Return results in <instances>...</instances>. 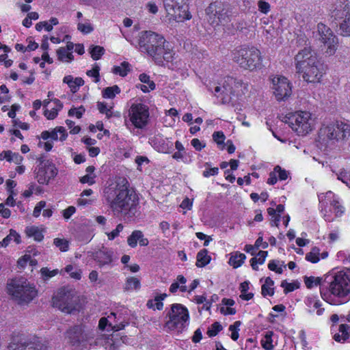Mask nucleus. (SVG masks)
<instances>
[{"label":"nucleus","instance_id":"f257e3e1","mask_svg":"<svg viewBox=\"0 0 350 350\" xmlns=\"http://www.w3.org/2000/svg\"><path fill=\"white\" fill-rule=\"evenodd\" d=\"M103 197L115 217L131 223L139 217V197L133 189L129 188L125 178H120L106 187Z\"/></svg>","mask_w":350,"mask_h":350},{"label":"nucleus","instance_id":"f03ea898","mask_svg":"<svg viewBox=\"0 0 350 350\" xmlns=\"http://www.w3.org/2000/svg\"><path fill=\"white\" fill-rule=\"evenodd\" d=\"M321 297L332 305H341L350 300V275L345 271L325 275L321 284Z\"/></svg>","mask_w":350,"mask_h":350},{"label":"nucleus","instance_id":"7ed1b4c3","mask_svg":"<svg viewBox=\"0 0 350 350\" xmlns=\"http://www.w3.org/2000/svg\"><path fill=\"white\" fill-rule=\"evenodd\" d=\"M139 48L143 53H146L152 57L158 65H163L164 62L173 60L174 52L165 38L151 31H142L139 38Z\"/></svg>","mask_w":350,"mask_h":350},{"label":"nucleus","instance_id":"20e7f679","mask_svg":"<svg viewBox=\"0 0 350 350\" xmlns=\"http://www.w3.org/2000/svg\"><path fill=\"white\" fill-rule=\"evenodd\" d=\"M350 136V124L344 121H336L323 124L319 131V142L327 146L329 143L346 141Z\"/></svg>","mask_w":350,"mask_h":350},{"label":"nucleus","instance_id":"39448f33","mask_svg":"<svg viewBox=\"0 0 350 350\" xmlns=\"http://www.w3.org/2000/svg\"><path fill=\"white\" fill-rule=\"evenodd\" d=\"M330 16L338 25L339 33L350 36V3L347 0H337L332 5Z\"/></svg>","mask_w":350,"mask_h":350},{"label":"nucleus","instance_id":"423d86ee","mask_svg":"<svg viewBox=\"0 0 350 350\" xmlns=\"http://www.w3.org/2000/svg\"><path fill=\"white\" fill-rule=\"evenodd\" d=\"M8 291L19 304H28L37 295L35 287L23 278L12 280L8 284Z\"/></svg>","mask_w":350,"mask_h":350},{"label":"nucleus","instance_id":"0eeeda50","mask_svg":"<svg viewBox=\"0 0 350 350\" xmlns=\"http://www.w3.org/2000/svg\"><path fill=\"white\" fill-rule=\"evenodd\" d=\"M165 327L170 331L182 332L189 325V314L187 308L180 304H173L167 312Z\"/></svg>","mask_w":350,"mask_h":350},{"label":"nucleus","instance_id":"6e6552de","mask_svg":"<svg viewBox=\"0 0 350 350\" xmlns=\"http://www.w3.org/2000/svg\"><path fill=\"white\" fill-rule=\"evenodd\" d=\"M243 85L241 79L228 76L224 78L222 85L210 82L206 86L210 92L215 96L221 97L223 103H225L230 98L231 95H234Z\"/></svg>","mask_w":350,"mask_h":350},{"label":"nucleus","instance_id":"1a4fd4ad","mask_svg":"<svg viewBox=\"0 0 350 350\" xmlns=\"http://www.w3.org/2000/svg\"><path fill=\"white\" fill-rule=\"evenodd\" d=\"M66 337L72 346L88 348L94 342V331L85 325H77L67 330Z\"/></svg>","mask_w":350,"mask_h":350},{"label":"nucleus","instance_id":"9d476101","mask_svg":"<svg viewBox=\"0 0 350 350\" xmlns=\"http://www.w3.org/2000/svg\"><path fill=\"white\" fill-rule=\"evenodd\" d=\"M208 22L213 26L223 25L226 27L231 20V11L228 5L215 1L206 9Z\"/></svg>","mask_w":350,"mask_h":350},{"label":"nucleus","instance_id":"9b49d317","mask_svg":"<svg viewBox=\"0 0 350 350\" xmlns=\"http://www.w3.org/2000/svg\"><path fill=\"white\" fill-rule=\"evenodd\" d=\"M233 59L241 68L250 70L258 68L261 62L260 53L255 47H243L236 50Z\"/></svg>","mask_w":350,"mask_h":350},{"label":"nucleus","instance_id":"f8f14e48","mask_svg":"<svg viewBox=\"0 0 350 350\" xmlns=\"http://www.w3.org/2000/svg\"><path fill=\"white\" fill-rule=\"evenodd\" d=\"M53 306L57 308L62 312L72 314L79 310V299L72 290L61 289L56 295L53 297Z\"/></svg>","mask_w":350,"mask_h":350},{"label":"nucleus","instance_id":"ddd939ff","mask_svg":"<svg viewBox=\"0 0 350 350\" xmlns=\"http://www.w3.org/2000/svg\"><path fill=\"white\" fill-rule=\"evenodd\" d=\"M9 350H46L42 340L36 336L24 334H14L8 345Z\"/></svg>","mask_w":350,"mask_h":350},{"label":"nucleus","instance_id":"4468645a","mask_svg":"<svg viewBox=\"0 0 350 350\" xmlns=\"http://www.w3.org/2000/svg\"><path fill=\"white\" fill-rule=\"evenodd\" d=\"M286 122L297 135L303 136L311 131L314 126V119L308 111H297L288 117Z\"/></svg>","mask_w":350,"mask_h":350},{"label":"nucleus","instance_id":"2eb2a0df","mask_svg":"<svg viewBox=\"0 0 350 350\" xmlns=\"http://www.w3.org/2000/svg\"><path fill=\"white\" fill-rule=\"evenodd\" d=\"M191 0H163V6L168 15L177 21H183L191 18L188 10Z\"/></svg>","mask_w":350,"mask_h":350},{"label":"nucleus","instance_id":"dca6fc26","mask_svg":"<svg viewBox=\"0 0 350 350\" xmlns=\"http://www.w3.org/2000/svg\"><path fill=\"white\" fill-rule=\"evenodd\" d=\"M40 163L34 170L38 183L48 185L51 179H53L57 174V169L55 165L49 160H44L42 157L38 159Z\"/></svg>","mask_w":350,"mask_h":350},{"label":"nucleus","instance_id":"f3484780","mask_svg":"<svg viewBox=\"0 0 350 350\" xmlns=\"http://www.w3.org/2000/svg\"><path fill=\"white\" fill-rule=\"evenodd\" d=\"M317 31L319 40L327 46L325 53L329 56L334 55L338 47V38L334 34L332 29L323 23L317 25Z\"/></svg>","mask_w":350,"mask_h":350},{"label":"nucleus","instance_id":"a211bd4d","mask_svg":"<svg viewBox=\"0 0 350 350\" xmlns=\"http://www.w3.org/2000/svg\"><path fill=\"white\" fill-rule=\"evenodd\" d=\"M130 120L137 129H143L146 126L149 118L148 107L142 103L133 104L129 109Z\"/></svg>","mask_w":350,"mask_h":350},{"label":"nucleus","instance_id":"6ab92c4d","mask_svg":"<svg viewBox=\"0 0 350 350\" xmlns=\"http://www.w3.org/2000/svg\"><path fill=\"white\" fill-rule=\"evenodd\" d=\"M297 72L302 74L304 81L308 83H317L320 82L325 73V66L320 60H317L314 64L304 66L297 70Z\"/></svg>","mask_w":350,"mask_h":350},{"label":"nucleus","instance_id":"aec40b11","mask_svg":"<svg viewBox=\"0 0 350 350\" xmlns=\"http://www.w3.org/2000/svg\"><path fill=\"white\" fill-rule=\"evenodd\" d=\"M273 94L277 100H285L292 94L291 84L287 78L283 76H275L271 79Z\"/></svg>","mask_w":350,"mask_h":350},{"label":"nucleus","instance_id":"412c9836","mask_svg":"<svg viewBox=\"0 0 350 350\" xmlns=\"http://www.w3.org/2000/svg\"><path fill=\"white\" fill-rule=\"evenodd\" d=\"M319 60L316 53L310 46H306L300 50L295 57V67L297 70L310 64H314Z\"/></svg>","mask_w":350,"mask_h":350},{"label":"nucleus","instance_id":"4be33fe9","mask_svg":"<svg viewBox=\"0 0 350 350\" xmlns=\"http://www.w3.org/2000/svg\"><path fill=\"white\" fill-rule=\"evenodd\" d=\"M113 252L111 250L103 247L95 252L93 254L94 260L98 264L100 267L109 265L113 262Z\"/></svg>","mask_w":350,"mask_h":350},{"label":"nucleus","instance_id":"5701e85b","mask_svg":"<svg viewBox=\"0 0 350 350\" xmlns=\"http://www.w3.org/2000/svg\"><path fill=\"white\" fill-rule=\"evenodd\" d=\"M138 242L141 246H147L149 244V241L144 237V233L141 230H135L127 237V243L131 247L135 248Z\"/></svg>","mask_w":350,"mask_h":350},{"label":"nucleus","instance_id":"b1692460","mask_svg":"<svg viewBox=\"0 0 350 350\" xmlns=\"http://www.w3.org/2000/svg\"><path fill=\"white\" fill-rule=\"evenodd\" d=\"M226 30L228 31V33L232 34H234V32L237 31L246 34L247 33L248 26L247 23L241 19L239 20L235 23L228 24Z\"/></svg>","mask_w":350,"mask_h":350},{"label":"nucleus","instance_id":"393cba45","mask_svg":"<svg viewBox=\"0 0 350 350\" xmlns=\"http://www.w3.org/2000/svg\"><path fill=\"white\" fill-rule=\"evenodd\" d=\"M306 304L308 307L310 312H313L315 310H317V314L318 315H321L324 311L323 308H320L321 304L316 297H308L306 300Z\"/></svg>","mask_w":350,"mask_h":350},{"label":"nucleus","instance_id":"a878e982","mask_svg":"<svg viewBox=\"0 0 350 350\" xmlns=\"http://www.w3.org/2000/svg\"><path fill=\"white\" fill-rule=\"evenodd\" d=\"M331 196H333V200L330 202V205L333 207L336 216L340 217L344 213L345 208L341 205L338 198L336 197L332 191H327L326 197L329 198Z\"/></svg>","mask_w":350,"mask_h":350},{"label":"nucleus","instance_id":"bb28decb","mask_svg":"<svg viewBox=\"0 0 350 350\" xmlns=\"http://www.w3.org/2000/svg\"><path fill=\"white\" fill-rule=\"evenodd\" d=\"M246 258V256L239 252H232L230 254V258L228 263L234 268H238L242 265Z\"/></svg>","mask_w":350,"mask_h":350},{"label":"nucleus","instance_id":"cd10ccee","mask_svg":"<svg viewBox=\"0 0 350 350\" xmlns=\"http://www.w3.org/2000/svg\"><path fill=\"white\" fill-rule=\"evenodd\" d=\"M349 325L347 324H341L339 326V332L334 334V339L336 342H339L346 341L349 337Z\"/></svg>","mask_w":350,"mask_h":350},{"label":"nucleus","instance_id":"c85d7f7f","mask_svg":"<svg viewBox=\"0 0 350 350\" xmlns=\"http://www.w3.org/2000/svg\"><path fill=\"white\" fill-rule=\"evenodd\" d=\"M211 260V256L208 255V251L206 249L201 250L197 254L196 266L203 267L208 265Z\"/></svg>","mask_w":350,"mask_h":350},{"label":"nucleus","instance_id":"c756f323","mask_svg":"<svg viewBox=\"0 0 350 350\" xmlns=\"http://www.w3.org/2000/svg\"><path fill=\"white\" fill-rule=\"evenodd\" d=\"M267 256V251H260L256 256L252 258L250 260L251 266L252 269L255 271H257L258 269V267L257 264L262 265L265 262L266 257Z\"/></svg>","mask_w":350,"mask_h":350},{"label":"nucleus","instance_id":"7c9ffc66","mask_svg":"<svg viewBox=\"0 0 350 350\" xmlns=\"http://www.w3.org/2000/svg\"><path fill=\"white\" fill-rule=\"evenodd\" d=\"M25 232L29 237H33V239L36 241H41L44 238L42 230H40L38 227H27L25 230Z\"/></svg>","mask_w":350,"mask_h":350},{"label":"nucleus","instance_id":"2f4dec72","mask_svg":"<svg viewBox=\"0 0 350 350\" xmlns=\"http://www.w3.org/2000/svg\"><path fill=\"white\" fill-rule=\"evenodd\" d=\"M273 281L269 277H267L265 279V284H263L261 287V293L264 297L267 295H273L274 289L272 287L273 286Z\"/></svg>","mask_w":350,"mask_h":350},{"label":"nucleus","instance_id":"473e14b6","mask_svg":"<svg viewBox=\"0 0 350 350\" xmlns=\"http://www.w3.org/2000/svg\"><path fill=\"white\" fill-rule=\"evenodd\" d=\"M11 241H14L16 243L21 242L20 235L14 230H10V234L0 241V247H6Z\"/></svg>","mask_w":350,"mask_h":350},{"label":"nucleus","instance_id":"72a5a7b5","mask_svg":"<svg viewBox=\"0 0 350 350\" xmlns=\"http://www.w3.org/2000/svg\"><path fill=\"white\" fill-rule=\"evenodd\" d=\"M323 279L319 277L310 276L304 277V282L307 288H312L314 286H320V293L321 294V284H323Z\"/></svg>","mask_w":350,"mask_h":350},{"label":"nucleus","instance_id":"f704fd0d","mask_svg":"<svg viewBox=\"0 0 350 350\" xmlns=\"http://www.w3.org/2000/svg\"><path fill=\"white\" fill-rule=\"evenodd\" d=\"M120 93V88L115 85L111 87L105 88L102 92L103 97L105 98H113L116 94Z\"/></svg>","mask_w":350,"mask_h":350},{"label":"nucleus","instance_id":"c9c22d12","mask_svg":"<svg viewBox=\"0 0 350 350\" xmlns=\"http://www.w3.org/2000/svg\"><path fill=\"white\" fill-rule=\"evenodd\" d=\"M130 64L127 62H123L120 66H116L113 68V72L119 75L121 77H125L130 71Z\"/></svg>","mask_w":350,"mask_h":350},{"label":"nucleus","instance_id":"e433bc0d","mask_svg":"<svg viewBox=\"0 0 350 350\" xmlns=\"http://www.w3.org/2000/svg\"><path fill=\"white\" fill-rule=\"evenodd\" d=\"M58 133L60 134L59 140L60 141H64L68 134L66 133V130L63 126H59L55 128L54 130H53L51 132H50V138H51L53 140H57L58 139Z\"/></svg>","mask_w":350,"mask_h":350},{"label":"nucleus","instance_id":"4c0bfd02","mask_svg":"<svg viewBox=\"0 0 350 350\" xmlns=\"http://www.w3.org/2000/svg\"><path fill=\"white\" fill-rule=\"evenodd\" d=\"M58 59L61 61L71 62L73 59V55L71 52L67 51L66 48L61 47L57 51Z\"/></svg>","mask_w":350,"mask_h":350},{"label":"nucleus","instance_id":"58836bf2","mask_svg":"<svg viewBox=\"0 0 350 350\" xmlns=\"http://www.w3.org/2000/svg\"><path fill=\"white\" fill-rule=\"evenodd\" d=\"M77 29L84 34H88L94 30V27L89 20L85 19L83 22L78 23Z\"/></svg>","mask_w":350,"mask_h":350},{"label":"nucleus","instance_id":"ea45409f","mask_svg":"<svg viewBox=\"0 0 350 350\" xmlns=\"http://www.w3.org/2000/svg\"><path fill=\"white\" fill-rule=\"evenodd\" d=\"M105 49L103 47L100 46H91L90 48V53L94 60L99 59L101 56L104 54Z\"/></svg>","mask_w":350,"mask_h":350},{"label":"nucleus","instance_id":"a19ab883","mask_svg":"<svg viewBox=\"0 0 350 350\" xmlns=\"http://www.w3.org/2000/svg\"><path fill=\"white\" fill-rule=\"evenodd\" d=\"M65 271L69 273L72 278L75 280H80L81 278V269L71 265H68L65 267Z\"/></svg>","mask_w":350,"mask_h":350},{"label":"nucleus","instance_id":"79ce46f5","mask_svg":"<svg viewBox=\"0 0 350 350\" xmlns=\"http://www.w3.org/2000/svg\"><path fill=\"white\" fill-rule=\"evenodd\" d=\"M319 252L320 250L318 247H314L311 251L306 254V259L312 263L318 262L320 260L319 257Z\"/></svg>","mask_w":350,"mask_h":350},{"label":"nucleus","instance_id":"37998d69","mask_svg":"<svg viewBox=\"0 0 350 350\" xmlns=\"http://www.w3.org/2000/svg\"><path fill=\"white\" fill-rule=\"evenodd\" d=\"M140 287V281L134 277L129 278L125 284V289L127 291L138 289Z\"/></svg>","mask_w":350,"mask_h":350},{"label":"nucleus","instance_id":"c03bdc74","mask_svg":"<svg viewBox=\"0 0 350 350\" xmlns=\"http://www.w3.org/2000/svg\"><path fill=\"white\" fill-rule=\"evenodd\" d=\"M53 244L59 248L61 252H66L69 248V242L65 239L55 238Z\"/></svg>","mask_w":350,"mask_h":350},{"label":"nucleus","instance_id":"a18cd8bd","mask_svg":"<svg viewBox=\"0 0 350 350\" xmlns=\"http://www.w3.org/2000/svg\"><path fill=\"white\" fill-rule=\"evenodd\" d=\"M58 273V269L49 270L47 267H42L40 269L41 278L44 281H47L50 278Z\"/></svg>","mask_w":350,"mask_h":350},{"label":"nucleus","instance_id":"49530a36","mask_svg":"<svg viewBox=\"0 0 350 350\" xmlns=\"http://www.w3.org/2000/svg\"><path fill=\"white\" fill-rule=\"evenodd\" d=\"M267 213L271 217V226L278 227L280 221V215L278 214L275 209L272 207L267 208Z\"/></svg>","mask_w":350,"mask_h":350},{"label":"nucleus","instance_id":"de8ad7c7","mask_svg":"<svg viewBox=\"0 0 350 350\" xmlns=\"http://www.w3.org/2000/svg\"><path fill=\"white\" fill-rule=\"evenodd\" d=\"M223 329L222 325L219 322L213 323L207 330V335L209 337L215 336Z\"/></svg>","mask_w":350,"mask_h":350},{"label":"nucleus","instance_id":"09e8293b","mask_svg":"<svg viewBox=\"0 0 350 350\" xmlns=\"http://www.w3.org/2000/svg\"><path fill=\"white\" fill-rule=\"evenodd\" d=\"M213 140L217 144L218 146H221L220 149L224 150V140L226 137L222 131L214 132L213 134Z\"/></svg>","mask_w":350,"mask_h":350},{"label":"nucleus","instance_id":"8fccbe9b","mask_svg":"<svg viewBox=\"0 0 350 350\" xmlns=\"http://www.w3.org/2000/svg\"><path fill=\"white\" fill-rule=\"evenodd\" d=\"M63 82L68 84L72 92L75 93L78 91L79 87L75 84L74 78L71 75H67L64 77Z\"/></svg>","mask_w":350,"mask_h":350},{"label":"nucleus","instance_id":"3c124183","mask_svg":"<svg viewBox=\"0 0 350 350\" xmlns=\"http://www.w3.org/2000/svg\"><path fill=\"white\" fill-rule=\"evenodd\" d=\"M139 79L140 80V81L144 84H147L150 89L153 90L155 89V83H154L153 81H151L150 79V77L145 74V73H142L139 76Z\"/></svg>","mask_w":350,"mask_h":350},{"label":"nucleus","instance_id":"603ef678","mask_svg":"<svg viewBox=\"0 0 350 350\" xmlns=\"http://www.w3.org/2000/svg\"><path fill=\"white\" fill-rule=\"evenodd\" d=\"M281 286L284 288V292L285 294L292 292L299 287L297 284L288 283L286 280L282 282Z\"/></svg>","mask_w":350,"mask_h":350},{"label":"nucleus","instance_id":"864d4df0","mask_svg":"<svg viewBox=\"0 0 350 350\" xmlns=\"http://www.w3.org/2000/svg\"><path fill=\"white\" fill-rule=\"evenodd\" d=\"M97 106L99 111L102 113H105L107 118L111 116L112 112L111 111V108H108L106 103L98 102Z\"/></svg>","mask_w":350,"mask_h":350},{"label":"nucleus","instance_id":"5fc2aeb1","mask_svg":"<svg viewBox=\"0 0 350 350\" xmlns=\"http://www.w3.org/2000/svg\"><path fill=\"white\" fill-rule=\"evenodd\" d=\"M84 112L85 108L83 106H81L78 108H71L68 111V116H75L77 118H81Z\"/></svg>","mask_w":350,"mask_h":350},{"label":"nucleus","instance_id":"6e6d98bb","mask_svg":"<svg viewBox=\"0 0 350 350\" xmlns=\"http://www.w3.org/2000/svg\"><path fill=\"white\" fill-rule=\"evenodd\" d=\"M124 226L122 224H119L116 226V229L113 230L111 232L107 233V237L109 240H113L117 237L120 232L122 231Z\"/></svg>","mask_w":350,"mask_h":350},{"label":"nucleus","instance_id":"4d7b16f0","mask_svg":"<svg viewBox=\"0 0 350 350\" xmlns=\"http://www.w3.org/2000/svg\"><path fill=\"white\" fill-rule=\"evenodd\" d=\"M219 173V168L217 167L205 168L202 172V176L204 178H208L210 176H214L217 175Z\"/></svg>","mask_w":350,"mask_h":350},{"label":"nucleus","instance_id":"13d9d810","mask_svg":"<svg viewBox=\"0 0 350 350\" xmlns=\"http://www.w3.org/2000/svg\"><path fill=\"white\" fill-rule=\"evenodd\" d=\"M99 70L100 68L98 66H94L92 70L87 71V75L90 77H92L94 78V82L98 83L100 80L99 78Z\"/></svg>","mask_w":350,"mask_h":350},{"label":"nucleus","instance_id":"bf43d9fd","mask_svg":"<svg viewBox=\"0 0 350 350\" xmlns=\"http://www.w3.org/2000/svg\"><path fill=\"white\" fill-rule=\"evenodd\" d=\"M275 173L278 174V177L280 180H285L287 179L288 172L284 169H282L280 166L277 165L274 168Z\"/></svg>","mask_w":350,"mask_h":350},{"label":"nucleus","instance_id":"052dcab7","mask_svg":"<svg viewBox=\"0 0 350 350\" xmlns=\"http://www.w3.org/2000/svg\"><path fill=\"white\" fill-rule=\"evenodd\" d=\"M96 175L86 174L80 178V182L83 184L87 183L92 185L95 183Z\"/></svg>","mask_w":350,"mask_h":350},{"label":"nucleus","instance_id":"680f3d73","mask_svg":"<svg viewBox=\"0 0 350 350\" xmlns=\"http://www.w3.org/2000/svg\"><path fill=\"white\" fill-rule=\"evenodd\" d=\"M59 110L55 108H52L51 110L46 109L44 114L48 120H53L58 114Z\"/></svg>","mask_w":350,"mask_h":350},{"label":"nucleus","instance_id":"e2e57ef3","mask_svg":"<svg viewBox=\"0 0 350 350\" xmlns=\"http://www.w3.org/2000/svg\"><path fill=\"white\" fill-rule=\"evenodd\" d=\"M46 206L45 201H40L34 208L33 215L35 217H38L40 216L42 209H43Z\"/></svg>","mask_w":350,"mask_h":350},{"label":"nucleus","instance_id":"0e129e2a","mask_svg":"<svg viewBox=\"0 0 350 350\" xmlns=\"http://www.w3.org/2000/svg\"><path fill=\"white\" fill-rule=\"evenodd\" d=\"M258 10L264 14H267L269 11V9H270L269 3L263 0H260L258 2Z\"/></svg>","mask_w":350,"mask_h":350},{"label":"nucleus","instance_id":"69168bd1","mask_svg":"<svg viewBox=\"0 0 350 350\" xmlns=\"http://www.w3.org/2000/svg\"><path fill=\"white\" fill-rule=\"evenodd\" d=\"M337 178L343 183L346 184L347 186H349L350 177L346 172H340L339 174H337Z\"/></svg>","mask_w":350,"mask_h":350},{"label":"nucleus","instance_id":"338daca9","mask_svg":"<svg viewBox=\"0 0 350 350\" xmlns=\"http://www.w3.org/2000/svg\"><path fill=\"white\" fill-rule=\"evenodd\" d=\"M268 268L271 271H275L277 273L281 274L283 271L282 268L278 267V263L276 260H272L268 264Z\"/></svg>","mask_w":350,"mask_h":350},{"label":"nucleus","instance_id":"774afa93","mask_svg":"<svg viewBox=\"0 0 350 350\" xmlns=\"http://www.w3.org/2000/svg\"><path fill=\"white\" fill-rule=\"evenodd\" d=\"M76 211L75 206H70L63 211V216L65 219H68Z\"/></svg>","mask_w":350,"mask_h":350}]
</instances>
